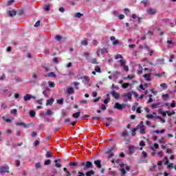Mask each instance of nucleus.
<instances>
[{
  "label": "nucleus",
  "instance_id": "obj_5",
  "mask_svg": "<svg viewBox=\"0 0 176 176\" xmlns=\"http://www.w3.org/2000/svg\"><path fill=\"white\" fill-rule=\"evenodd\" d=\"M119 63L121 64V67H124V71L129 72V66L126 65V60L121 59Z\"/></svg>",
  "mask_w": 176,
  "mask_h": 176
},
{
  "label": "nucleus",
  "instance_id": "obj_22",
  "mask_svg": "<svg viewBox=\"0 0 176 176\" xmlns=\"http://www.w3.org/2000/svg\"><path fill=\"white\" fill-rule=\"evenodd\" d=\"M153 133H156V134H163V133H166V130L162 129L161 131H153Z\"/></svg>",
  "mask_w": 176,
  "mask_h": 176
},
{
  "label": "nucleus",
  "instance_id": "obj_7",
  "mask_svg": "<svg viewBox=\"0 0 176 176\" xmlns=\"http://www.w3.org/2000/svg\"><path fill=\"white\" fill-rule=\"evenodd\" d=\"M164 160H166L165 164L167 165L168 168H174V165L173 163L170 164V162L168 161V158L167 157H164Z\"/></svg>",
  "mask_w": 176,
  "mask_h": 176
},
{
  "label": "nucleus",
  "instance_id": "obj_30",
  "mask_svg": "<svg viewBox=\"0 0 176 176\" xmlns=\"http://www.w3.org/2000/svg\"><path fill=\"white\" fill-rule=\"evenodd\" d=\"M45 115L50 116L53 115V111L50 109H48L47 111V112L45 113Z\"/></svg>",
  "mask_w": 176,
  "mask_h": 176
},
{
  "label": "nucleus",
  "instance_id": "obj_3",
  "mask_svg": "<svg viewBox=\"0 0 176 176\" xmlns=\"http://www.w3.org/2000/svg\"><path fill=\"white\" fill-rule=\"evenodd\" d=\"M126 107H127L126 104H120L119 102H116L113 105L114 109H118V111H122V109H124Z\"/></svg>",
  "mask_w": 176,
  "mask_h": 176
},
{
  "label": "nucleus",
  "instance_id": "obj_44",
  "mask_svg": "<svg viewBox=\"0 0 176 176\" xmlns=\"http://www.w3.org/2000/svg\"><path fill=\"white\" fill-rule=\"evenodd\" d=\"M108 51L107 50V49H105V48H101L100 49V53L102 54H104V53H107Z\"/></svg>",
  "mask_w": 176,
  "mask_h": 176
},
{
  "label": "nucleus",
  "instance_id": "obj_24",
  "mask_svg": "<svg viewBox=\"0 0 176 176\" xmlns=\"http://www.w3.org/2000/svg\"><path fill=\"white\" fill-rule=\"evenodd\" d=\"M78 165V162H72L69 164V166H70V167H76Z\"/></svg>",
  "mask_w": 176,
  "mask_h": 176
},
{
  "label": "nucleus",
  "instance_id": "obj_21",
  "mask_svg": "<svg viewBox=\"0 0 176 176\" xmlns=\"http://www.w3.org/2000/svg\"><path fill=\"white\" fill-rule=\"evenodd\" d=\"M134 152H135V147L134 146H129V153H134Z\"/></svg>",
  "mask_w": 176,
  "mask_h": 176
},
{
  "label": "nucleus",
  "instance_id": "obj_18",
  "mask_svg": "<svg viewBox=\"0 0 176 176\" xmlns=\"http://www.w3.org/2000/svg\"><path fill=\"white\" fill-rule=\"evenodd\" d=\"M85 175H86V176H92V175H94V170H89V171L86 172Z\"/></svg>",
  "mask_w": 176,
  "mask_h": 176
},
{
  "label": "nucleus",
  "instance_id": "obj_57",
  "mask_svg": "<svg viewBox=\"0 0 176 176\" xmlns=\"http://www.w3.org/2000/svg\"><path fill=\"white\" fill-rule=\"evenodd\" d=\"M124 12L125 14H129V13H130V10L129 8H125L124 10Z\"/></svg>",
  "mask_w": 176,
  "mask_h": 176
},
{
  "label": "nucleus",
  "instance_id": "obj_43",
  "mask_svg": "<svg viewBox=\"0 0 176 176\" xmlns=\"http://www.w3.org/2000/svg\"><path fill=\"white\" fill-rule=\"evenodd\" d=\"M62 38H63V37H61V36H60V35H56V36H55V39H56V41H61Z\"/></svg>",
  "mask_w": 176,
  "mask_h": 176
},
{
  "label": "nucleus",
  "instance_id": "obj_53",
  "mask_svg": "<svg viewBox=\"0 0 176 176\" xmlns=\"http://www.w3.org/2000/svg\"><path fill=\"white\" fill-rule=\"evenodd\" d=\"M146 118H148V119H153L155 118V116H153V115H152V114H148L146 116Z\"/></svg>",
  "mask_w": 176,
  "mask_h": 176
},
{
  "label": "nucleus",
  "instance_id": "obj_45",
  "mask_svg": "<svg viewBox=\"0 0 176 176\" xmlns=\"http://www.w3.org/2000/svg\"><path fill=\"white\" fill-rule=\"evenodd\" d=\"M158 64H164V58L157 60Z\"/></svg>",
  "mask_w": 176,
  "mask_h": 176
},
{
  "label": "nucleus",
  "instance_id": "obj_6",
  "mask_svg": "<svg viewBox=\"0 0 176 176\" xmlns=\"http://www.w3.org/2000/svg\"><path fill=\"white\" fill-rule=\"evenodd\" d=\"M16 126H20L21 127H24V129H28V127H31V124H25L24 122H16Z\"/></svg>",
  "mask_w": 176,
  "mask_h": 176
},
{
  "label": "nucleus",
  "instance_id": "obj_38",
  "mask_svg": "<svg viewBox=\"0 0 176 176\" xmlns=\"http://www.w3.org/2000/svg\"><path fill=\"white\" fill-rule=\"evenodd\" d=\"M166 113L168 116H171V115H175V111H166Z\"/></svg>",
  "mask_w": 176,
  "mask_h": 176
},
{
  "label": "nucleus",
  "instance_id": "obj_17",
  "mask_svg": "<svg viewBox=\"0 0 176 176\" xmlns=\"http://www.w3.org/2000/svg\"><path fill=\"white\" fill-rule=\"evenodd\" d=\"M147 13H148L149 14H155V13H156V11L154 9L148 8L147 10Z\"/></svg>",
  "mask_w": 176,
  "mask_h": 176
},
{
  "label": "nucleus",
  "instance_id": "obj_62",
  "mask_svg": "<svg viewBox=\"0 0 176 176\" xmlns=\"http://www.w3.org/2000/svg\"><path fill=\"white\" fill-rule=\"evenodd\" d=\"M118 58H123V56L121 54H117L116 60H118Z\"/></svg>",
  "mask_w": 176,
  "mask_h": 176
},
{
  "label": "nucleus",
  "instance_id": "obj_55",
  "mask_svg": "<svg viewBox=\"0 0 176 176\" xmlns=\"http://www.w3.org/2000/svg\"><path fill=\"white\" fill-rule=\"evenodd\" d=\"M95 71H96V72L101 73V68H100L99 67H96L95 68Z\"/></svg>",
  "mask_w": 176,
  "mask_h": 176
},
{
  "label": "nucleus",
  "instance_id": "obj_46",
  "mask_svg": "<svg viewBox=\"0 0 176 176\" xmlns=\"http://www.w3.org/2000/svg\"><path fill=\"white\" fill-rule=\"evenodd\" d=\"M23 14H24L23 10H19L18 12V16H23Z\"/></svg>",
  "mask_w": 176,
  "mask_h": 176
},
{
  "label": "nucleus",
  "instance_id": "obj_52",
  "mask_svg": "<svg viewBox=\"0 0 176 176\" xmlns=\"http://www.w3.org/2000/svg\"><path fill=\"white\" fill-rule=\"evenodd\" d=\"M134 76L131 75H129L127 77L124 78V79L127 80V79H133Z\"/></svg>",
  "mask_w": 176,
  "mask_h": 176
},
{
  "label": "nucleus",
  "instance_id": "obj_37",
  "mask_svg": "<svg viewBox=\"0 0 176 176\" xmlns=\"http://www.w3.org/2000/svg\"><path fill=\"white\" fill-rule=\"evenodd\" d=\"M63 118H67L68 116V111H62Z\"/></svg>",
  "mask_w": 176,
  "mask_h": 176
},
{
  "label": "nucleus",
  "instance_id": "obj_41",
  "mask_svg": "<svg viewBox=\"0 0 176 176\" xmlns=\"http://www.w3.org/2000/svg\"><path fill=\"white\" fill-rule=\"evenodd\" d=\"M148 3H149V0H143V1H142V3H143V5H144V6H146V5H148Z\"/></svg>",
  "mask_w": 176,
  "mask_h": 176
},
{
  "label": "nucleus",
  "instance_id": "obj_60",
  "mask_svg": "<svg viewBox=\"0 0 176 176\" xmlns=\"http://www.w3.org/2000/svg\"><path fill=\"white\" fill-rule=\"evenodd\" d=\"M139 144L140 146H145V145H146L145 142H144V141H140Z\"/></svg>",
  "mask_w": 176,
  "mask_h": 176
},
{
  "label": "nucleus",
  "instance_id": "obj_1",
  "mask_svg": "<svg viewBox=\"0 0 176 176\" xmlns=\"http://www.w3.org/2000/svg\"><path fill=\"white\" fill-rule=\"evenodd\" d=\"M80 167H83L85 170H89V168H93V163L90 161H87V162H82L80 165Z\"/></svg>",
  "mask_w": 176,
  "mask_h": 176
},
{
  "label": "nucleus",
  "instance_id": "obj_2",
  "mask_svg": "<svg viewBox=\"0 0 176 176\" xmlns=\"http://www.w3.org/2000/svg\"><path fill=\"white\" fill-rule=\"evenodd\" d=\"M137 130H140V134H146V131H145V125H144V122L142 121L136 127Z\"/></svg>",
  "mask_w": 176,
  "mask_h": 176
},
{
  "label": "nucleus",
  "instance_id": "obj_16",
  "mask_svg": "<svg viewBox=\"0 0 176 176\" xmlns=\"http://www.w3.org/2000/svg\"><path fill=\"white\" fill-rule=\"evenodd\" d=\"M67 94H74V88H72L71 87L67 88Z\"/></svg>",
  "mask_w": 176,
  "mask_h": 176
},
{
  "label": "nucleus",
  "instance_id": "obj_12",
  "mask_svg": "<svg viewBox=\"0 0 176 176\" xmlns=\"http://www.w3.org/2000/svg\"><path fill=\"white\" fill-rule=\"evenodd\" d=\"M111 96L115 98V100H119L120 95L118 92L113 91L111 92Z\"/></svg>",
  "mask_w": 176,
  "mask_h": 176
},
{
  "label": "nucleus",
  "instance_id": "obj_33",
  "mask_svg": "<svg viewBox=\"0 0 176 176\" xmlns=\"http://www.w3.org/2000/svg\"><path fill=\"white\" fill-rule=\"evenodd\" d=\"M81 45L82 46H87L88 45L87 39L81 41Z\"/></svg>",
  "mask_w": 176,
  "mask_h": 176
},
{
  "label": "nucleus",
  "instance_id": "obj_63",
  "mask_svg": "<svg viewBox=\"0 0 176 176\" xmlns=\"http://www.w3.org/2000/svg\"><path fill=\"white\" fill-rule=\"evenodd\" d=\"M111 100V99H110L109 98H107L106 100H104L103 101L104 104H108V102H109V100Z\"/></svg>",
  "mask_w": 176,
  "mask_h": 176
},
{
  "label": "nucleus",
  "instance_id": "obj_26",
  "mask_svg": "<svg viewBox=\"0 0 176 176\" xmlns=\"http://www.w3.org/2000/svg\"><path fill=\"white\" fill-rule=\"evenodd\" d=\"M81 16H83V14H81L80 12H76L74 14V17H77L78 19H80Z\"/></svg>",
  "mask_w": 176,
  "mask_h": 176
},
{
  "label": "nucleus",
  "instance_id": "obj_15",
  "mask_svg": "<svg viewBox=\"0 0 176 176\" xmlns=\"http://www.w3.org/2000/svg\"><path fill=\"white\" fill-rule=\"evenodd\" d=\"M84 56L88 61H90V60H91V56H90V53L89 52H84Z\"/></svg>",
  "mask_w": 176,
  "mask_h": 176
},
{
  "label": "nucleus",
  "instance_id": "obj_19",
  "mask_svg": "<svg viewBox=\"0 0 176 176\" xmlns=\"http://www.w3.org/2000/svg\"><path fill=\"white\" fill-rule=\"evenodd\" d=\"M53 102H54V99L53 98L47 100L46 105H52Z\"/></svg>",
  "mask_w": 176,
  "mask_h": 176
},
{
  "label": "nucleus",
  "instance_id": "obj_10",
  "mask_svg": "<svg viewBox=\"0 0 176 176\" xmlns=\"http://www.w3.org/2000/svg\"><path fill=\"white\" fill-rule=\"evenodd\" d=\"M32 76L34 80L32 81H30V83H33L34 85H35V83L38 82V75H36V74L35 73H32Z\"/></svg>",
  "mask_w": 176,
  "mask_h": 176
},
{
  "label": "nucleus",
  "instance_id": "obj_27",
  "mask_svg": "<svg viewBox=\"0 0 176 176\" xmlns=\"http://www.w3.org/2000/svg\"><path fill=\"white\" fill-rule=\"evenodd\" d=\"M112 45H113L114 46H120V41H119V40H116L113 42Z\"/></svg>",
  "mask_w": 176,
  "mask_h": 176
},
{
  "label": "nucleus",
  "instance_id": "obj_11",
  "mask_svg": "<svg viewBox=\"0 0 176 176\" xmlns=\"http://www.w3.org/2000/svg\"><path fill=\"white\" fill-rule=\"evenodd\" d=\"M8 14L10 17H14L17 14V12L14 10H11L8 12Z\"/></svg>",
  "mask_w": 176,
  "mask_h": 176
},
{
  "label": "nucleus",
  "instance_id": "obj_54",
  "mask_svg": "<svg viewBox=\"0 0 176 176\" xmlns=\"http://www.w3.org/2000/svg\"><path fill=\"white\" fill-rule=\"evenodd\" d=\"M109 174L110 175H116V171H114V170L109 171Z\"/></svg>",
  "mask_w": 176,
  "mask_h": 176
},
{
  "label": "nucleus",
  "instance_id": "obj_13",
  "mask_svg": "<svg viewBox=\"0 0 176 176\" xmlns=\"http://www.w3.org/2000/svg\"><path fill=\"white\" fill-rule=\"evenodd\" d=\"M151 75H152V74H151V73L145 74L143 75V78H144V79L146 80H147V82H150Z\"/></svg>",
  "mask_w": 176,
  "mask_h": 176
},
{
  "label": "nucleus",
  "instance_id": "obj_31",
  "mask_svg": "<svg viewBox=\"0 0 176 176\" xmlns=\"http://www.w3.org/2000/svg\"><path fill=\"white\" fill-rule=\"evenodd\" d=\"M47 76L52 77V78H56V74L54 72H50L47 74Z\"/></svg>",
  "mask_w": 176,
  "mask_h": 176
},
{
  "label": "nucleus",
  "instance_id": "obj_25",
  "mask_svg": "<svg viewBox=\"0 0 176 176\" xmlns=\"http://www.w3.org/2000/svg\"><path fill=\"white\" fill-rule=\"evenodd\" d=\"M35 115H36V113L34 110H30V116L31 118H35Z\"/></svg>",
  "mask_w": 176,
  "mask_h": 176
},
{
  "label": "nucleus",
  "instance_id": "obj_28",
  "mask_svg": "<svg viewBox=\"0 0 176 176\" xmlns=\"http://www.w3.org/2000/svg\"><path fill=\"white\" fill-rule=\"evenodd\" d=\"M122 137H129V132L127 131H124L121 133Z\"/></svg>",
  "mask_w": 176,
  "mask_h": 176
},
{
  "label": "nucleus",
  "instance_id": "obj_29",
  "mask_svg": "<svg viewBox=\"0 0 176 176\" xmlns=\"http://www.w3.org/2000/svg\"><path fill=\"white\" fill-rule=\"evenodd\" d=\"M80 116V112H76L73 114V118H75L76 119H78Z\"/></svg>",
  "mask_w": 176,
  "mask_h": 176
},
{
  "label": "nucleus",
  "instance_id": "obj_64",
  "mask_svg": "<svg viewBox=\"0 0 176 176\" xmlns=\"http://www.w3.org/2000/svg\"><path fill=\"white\" fill-rule=\"evenodd\" d=\"M87 102H88L87 100H85L80 101V104H87Z\"/></svg>",
  "mask_w": 176,
  "mask_h": 176
},
{
  "label": "nucleus",
  "instance_id": "obj_32",
  "mask_svg": "<svg viewBox=\"0 0 176 176\" xmlns=\"http://www.w3.org/2000/svg\"><path fill=\"white\" fill-rule=\"evenodd\" d=\"M54 163H55L56 167H58V168L61 167V164L58 163V160H55Z\"/></svg>",
  "mask_w": 176,
  "mask_h": 176
},
{
  "label": "nucleus",
  "instance_id": "obj_42",
  "mask_svg": "<svg viewBox=\"0 0 176 176\" xmlns=\"http://www.w3.org/2000/svg\"><path fill=\"white\" fill-rule=\"evenodd\" d=\"M48 86H49V87H54V82L49 81Z\"/></svg>",
  "mask_w": 176,
  "mask_h": 176
},
{
  "label": "nucleus",
  "instance_id": "obj_35",
  "mask_svg": "<svg viewBox=\"0 0 176 176\" xmlns=\"http://www.w3.org/2000/svg\"><path fill=\"white\" fill-rule=\"evenodd\" d=\"M120 173H121V175L122 176H124L126 175V169H124V168H122L120 170Z\"/></svg>",
  "mask_w": 176,
  "mask_h": 176
},
{
  "label": "nucleus",
  "instance_id": "obj_9",
  "mask_svg": "<svg viewBox=\"0 0 176 176\" xmlns=\"http://www.w3.org/2000/svg\"><path fill=\"white\" fill-rule=\"evenodd\" d=\"M94 164H95L97 168H101L102 167V165H101V160H95Z\"/></svg>",
  "mask_w": 176,
  "mask_h": 176
},
{
  "label": "nucleus",
  "instance_id": "obj_39",
  "mask_svg": "<svg viewBox=\"0 0 176 176\" xmlns=\"http://www.w3.org/2000/svg\"><path fill=\"white\" fill-rule=\"evenodd\" d=\"M107 153L109 154V155H108V158H109V159H111V157H113V153L111 152V151H107Z\"/></svg>",
  "mask_w": 176,
  "mask_h": 176
},
{
  "label": "nucleus",
  "instance_id": "obj_34",
  "mask_svg": "<svg viewBox=\"0 0 176 176\" xmlns=\"http://www.w3.org/2000/svg\"><path fill=\"white\" fill-rule=\"evenodd\" d=\"M57 104H58L59 105H63V104L64 103V99L61 98L59 100H56Z\"/></svg>",
  "mask_w": 176,
  "mask_h": 176
},
{
  "label": "nucleus",
  "instance_id": "obj_50",
  "mask_svg": "<svg viewBox=\"0 0 176 176\" xmlns=\"http://www.w3.org/2000/svg\"><path fill=\"white\" fill-rule=\"evenodd\" d=\"M137 131V128H135L132 130V133L131 135H133V137H134V135H135V132Z\"/></svg>",
  "mask_w": 176,
  "mask_h": 176
},
{
  "label": "nucleus",
  "instance_id": "obj_58",
  "mask_svg": "<svg viewBox=\"0 0 176 176\" xmlns=\"http://www.w3.org/2000/svg\"><path fill=\"white\" fill-rule=\"evenodd\" d=\"M22 175H23V176L28 175V173H27V170H22Z\"/></svg>",
  "mask_w": 176,
  "mask_h": 176
},
{
  "label": "nucleus",
  "instance_id": "obj_49",
  "mask_svg": "<svg viewBox=\"0 0 176 176\" xmlns=\"http://www.w3.org/2000/svg\"><path fill=\"white\" fill-rule=\"evenodd\" d=\"M51 6H50V4L46 6L45 7V10H46L47 12H49V10H50V7H51Z\"/></svg>",
  "mask_w": 176,
  "mask_h": 176
},
{
  "label": "nucleus",
  "instance_id": "obj_51",
  "mask_svg": "<svg viewBox=\"0 0 176 176\" xmlns=\"http://www.w3.org/2000/svg\"><path fill=\"white\" fill-rule=\"evenodd\" d=\"M52 152L51 151H47L46 157H52Z\"/></svg>",
  "mask_w": 176,
  "mask_h": 176
},
{
  "label": "nucleus",
  "instance_id": "obj_20",
  "mask_svg": "<svg viewBox=\"0 0 176 176\" xmlns=\"http://www.w3.org/2000/svg\"><path fill=\"white\" fill-rule=\"evenodd\" d=\"M162 98H163L164 100H168V98H170V94H164L162 96Z\"/></svg>",
  "mask_w": 176,
  "mask_h": 176
},
{
  "label": "nucleus",
  "instance_id": "obj_48",
  "mask_svg": "<svg viewBox=\"0 0 176 176\" xmlns=\"http://www.w3.org/2000/svg\"><path fill=\"white\" fill-rule=\"evenodd\" d=\"M5 79H6V76L5 74L0 76V80H5Z\"/></svg>",
  "mask_w": 176,
  "mask_h": 176
},
{
  "label": "nucleus",
  "instance_id": "obj_40",
  "mask_svg": "<svg viewBox=\"0 0 176 176\" xmlns=\"http://www.w3.org/2000/svg\"><path fill=\"white\" fill-rule=\"evenodd\" d=\"M138 75H141V74H142V67H140L138 69Z\"/></svg>",
  "mask_w": 176,
  "mask_h": 176
},
{
  "label": "nucleus",
  "instance_id": "obj_4",
  "mask_svg": "<svg viewBox=\"0 0 176 176\" xmlns=\"http://www.w3.org/2000/svg\"><path fill=\"white\" fill-rule=\"evenodd\" d=\"M6 173H9V166L8 165H3L0 167V174L3 175Z\"/></svg>",
  "mask_w": 176,
  "mask_h": 176
},
{
  "label": "nucleus",
  "instance_id": "obj_47",
  "mask_svg": "<svg viewBox=\"0 0 176 176\" xmlns=\"http://www.w3.org/2000/svg\"><path fill=\"white\" fill-rule=\"evenodd\" d=\"M128 86H130V84L129 83H123L122 84V88L123 89H127V87Z\"/></svg>",
  "mask_w": 176,
  "mask_h": 176
},
{
  "label": "nucleus",
  "instance_id": "obj_14",
  "mask_svg": "<svg viewBox=\"0 0 176 176\" xmlns=\"http://www.w3.org/2000/svg\"><path fill=\"white\" fill-rule=\"evenodd\" d=\"M32 98V95H31V94H26L23 97V100H24V101H30V100H31Z\"/></svg>",
  "mask_w": 176,
  "mask_h": 176
},
{
  "label": "nucleus",
  "instance_id": "obj_36",
  "mask_svg": "<svg viewBox=\"0 0 176 176\" xmlns=\"http://www.w3.org/2000/svg\"><path fill=\"white\" fill-rule=\"evenodd\" d=\"M50 164H52V161L50 160H47L44 162V166H50Z\"/></svg>",
  "mask_w": 176,
  "mask_h": 176
},
{
  "label": "nucleus",
  "instance_id": "obj_8",
  "mask_svg": "<svg viewBox=\"0 0 176 176\" xmlns=\"http://www.w3.org/2000/svg\"><path fill=\"white\" fill-rule=\"evenodd\" d=\"M132 96H133V94H131V92H128L126 94H122V97L124 98H128V100H129V101H131L132 100Z\"/></svg>",
  "mask_w": 176,
  "mask_h": 176
},
{
  "label": "nucleus",
  "instance_id": "obj_56",
  "mask_svg": "<svg viewBox=\"0 0 176 176\" xmlns=\"http://www.w3.org/2000/svg\"><path fill=\"white\" fill-rule=\"evenodd\" d=\"M160 87H164V89H167V84L162 83V84H160Z\"/></svg>",
  "mask_w": 176,
  "mask_h": 176
},
{
  "label": "nucleus",
  "instance_id": "obj_23",
  "mask_svg": "<svg viewBox=\"0 0 176 176\" xmlns=\"http://www.w3.org/2000/svg\"><path fill=\"white\" fill-rule=\"evenodd\" d=\"M91 64H96L98 65V62H97L96 58H92L89 60Z\"/></svg>",
  "mask_w": 176,
  "mask_h": 176
},
{
  "label": "nucleus",
  "instance_id": "obj_59",
  "mask_svg": "<svg viewBox=\"0 0 176 176\" xmlns=\"http://www.w3.org/2000/svg\"><path fill=\"white\" fill-rule=\"evenodd\" d=\"M41 25V21H38L35 24L34 27H39Z\"/></svg>",
  "mask_w": 176,
  "mask_h": 176
},
{
  "label": "nucleus",
  "instance_id": "obj_61",
  "mask_svg": "<svg viewBox=\"0 0 176 176\" xmlns=\"http://www.w3.org/2000/svg\"><path fill=\"white\" fill-rule=\"evenodd\" d=\"M36 168H41V163L38 162L35 164Z\"/></svg>",
  "mask_w": 176,
  "mask_h": 176
}]
</instances>
